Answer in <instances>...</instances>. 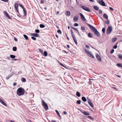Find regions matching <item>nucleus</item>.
<instances>
[{"label":"nucleus","instance_id":"nucleus-7","mask_svg":"<svg viewBox=\"0 0 122 122\" xmlns=\"http://www.w3.org/2000/svg\"><path fill=\"white\" fill-rule=\"evenodd\" d=\"M3 13L5 15V16L7 17L9 19H11V18L10 16L9 15L8 13L6 12V11H3Z\"/></svg>","mask_w":122,"mask_h":122},{"label":"nucleus","instance_id":"nucleus-17","mask_svg":"<svg viewBox=\"0 0 122 122\" xmlns=\"http://www.w3.org/2000/svg\"><path fill=\"white\" fill-rule=\"evenodd\" d=\"M116 65L119 67H122V63H118L116 64Z\"/></svg>","mask_w":122,"mask_h":122},{"label":"nucleus","instance_id":"nucleus-47","mask_svg":"<svg viewBox=\"0 0 122 122\" xmlns=\"http://www.w3.org/2000/svg\"><path fill=\"white\" fill-rule=\"evenodd\" d=\"M15 8V11L17 12L18 13H19V15H20V14L19 12V10H18V8Z\"/></svg>","mask_w":122,"mask_h":122},{"label":"nucleus","instance_id":"nucleus-48","mask_svg":"<svg viewBox=\"0 0 122 122\" xmlns=\"http://www.w3.org/2000/svg\"><path fill=\"white\" fill-rule=\"evenodd\" d=\"M79 25L77 23H75L74 25V26H77Z\"/></svg>","mask_w":122,"mask_h":122},{"label":"nucleus","instance_id":"nucleus-28","mask_svg":"<svg viewBox=\"0 0 122 122\" xmlns=\"http://www.w3.org/2000/svg\"><path fill=\"white\" fill-rule=\"evenodd\" d=\"M21 81L22 82H25L26 81V80L24 78L22 77L21 79Z\"/></svg>","mask_w":122,"mask_h":122},{"label":"nucleus","instance_id":"nucleus-33","mask_svg":"<svg viewBox=\"0 0 122 122\" xmlns=\"http://www.w3.org/2000/svg\"><path fill=\"white\" fill-rule=\"evenodd\" d=\"M118 56L119 58L122 60V55L121 54L120 55H118Z\"/></svg>","mask_w":122,"mask_h":122},{"label":"nucleus","instance_id":"nucleus-31","mask_svg":"<svg viewBox=\"0 0 122 122\" xmlns=\"http://www.w3.org/2000/svg\"><path fill=\"white\" fill-rule=\"evenodd\" d=\"M39 52L41 53V54H43V50H42V49H39Z\"/></svg>","mask_w":122,"mask_h":122},{"label":"nucleus","instance_id":"nucleus-23","mask_svg":"<svg viewBox=\"0 0 122 122\" xmlns=\"http://www.w3.org/2000/svg\"><path fill=\"white\" fill-rule=\"evenodd\" d=\"M13 75V74H10V75H8V76H7L6 77V79L7 80L9 78H10V77H11Z\"/></svg>","mask_w":122,"mask_h":122},{"label":"nucleus","instance_id":"nucleus-21","mask_svg":"<svg viewBox=\"0 0 122 122\" xmlns=\"http://www.w3.org/2000/svg\"><path fill=\"white\" fill-rule=\"evenodd\" d=\"M88 36L90 38H92L93 37L92 35L90 33H89L88 34Z\"/></svg>","mask_w":122,"mask_h":122},{"label":"nucleus","instance_id":"nucleus-55","mask_svg":"<svg viewBox=\"0 0 122 122\" xmlns=\"http://www.w3.org/2000/svg\"><path fill=\"white\" fill-rule=\"evenodd\" d=\"M77 33L78 34V35L79 36H81V35L80 34V33L79 31L78 30L77 31Z\"/></svg>","mask_w":122,"mask_h":122},{"label":"nucleus","instance_id":"nucleus-41","mask_svg":"<svg viewBox=\"0 0 122 122\" xmlns=\"http://www.w3.org/2000/svg\"><path fill=\"white\" fill-rule=\"evenodd\" d=\"M87 98L88 103L91 102V99H89L88 97H87Z\"/></svg>","mask_w":122,"mask_h":122},{"label":"nucleus","instance_id":"nucleus-6","mask_svg":"<svg viewBox=\"0 0 122 122\" xmlns=\"http://www.w3.org/2000/svg\"><path fill=\"white\" fill-rule=\"evenodd\" d=\"M98 2L101 5L104 6H106L103 0H98Z\"/></svg>","mask_w":122,"mask_h":122},{"label":"nucleus","instance_id":"nucleus-22","mask_svg":"<svg viewBox=\"0 0 122 122\" xmlns=\"http://www.w3.org/2000/svg\"><path fill=\"white\" fill-rule=\"evenodd\" d=\"M103 17L104 18H105L107 20L108 18V16L107 15L105 14L104 13L103 15Z\"/></svg>","mask_w":122,"mask_h":122},{"label":"nucleus","instance_id":"nucleus-54","mask_svg":"<svg viewBox=\"0 0 122 122\" xmlns=\"http://www.w3.org/2000/svg\"><path fill=\"white\" fill-rule=\"evenodd\" d=\"M44 0H41L40 2V3L41 4H43L44 3Z\"/></svg>","mask_w":122,"mask_h":122},{"label":"nucleus","instance_id":"nucleus-15","mask_svg":"<svg viewBox=\"0 0 122 122\" xmlns=\"http://www.w3.org/2000/svg\"><path fill=\"white\" fill-rule=\"evenodd\" d=\"M23 9V12L24 13V16H25L26 15V12L25 9V8H22Z\"/></svg>","mask_w":122,"mask_h":122},{"label":"nucleus","instance_id":"nucleus-11","mask_svg":"<svg viewBox=\"0 0 122 122\" xmlns=\"http://www.w3.org/2000/svg\"><path fill=\"white\" fill-rule=\"evenodd\" d=\"M79 18V16L77 15L74 17L73 19V20L75 22H76L77 21Z\"/></svg>","mask_w":122,"mask_h":122},{"label":"nucleus","instance_id":"nucleus-14","mask_svg":"<svg viewBox=\"0 0 122 122\" xmlns=\"http://www.w3.org/2000/svg\"><path fill=\"white\" fill-rule=\"evenodd\" d=\"M65 15H66L67 16H70L71 15V13L70 11H66V12Z\"/></svg>","mask_w":122,"mask_h":122},{"label":"nucleus","instance_id":"nucleus-62","mask_svg":"<svg viewBox=\"0 0 122 122\" xmlns=\"http://www.w3.org/2000/svg\"><path fill=\"white\" fill-rule=\"evenodd\" d=\"M18 60V59H14V58L12 60L14 61H16L17 60Z\"/></svg>","mask_w":122,"mask_h":122},{"label":"nucleus","instance_id":"nucleus-43","mask_svg":"<svg viewBox=\"0 0 122 122\" xmlns=\"http://www.w3.org/2000/svg\"><path fill=\"white\" fill-rule=\"evenodd\" d=\"M18 6V4L16 3L15 4V8H17Z\"/></svg>","mask_w":122,"mask_h":122},{"label":"nucleus","instance_id":"nucleus-40","mask_svg":"<svg viewBox=\"0 0 122 122\" xmlns=\"http://www.w3.org/2000/svg\"><path fill=\"white\" fill-rule=\"evenodd\" d=\"M110 22V21L108 20L107 19V20L106 21H105V23L107 24H108Z\"/></svg>","mask_w":122,"mask_h":122},{"label":"nucleus","instance_id":"nucleus-64","mask_svg":"<svg viewBox=\"0 0 122 122\" xmlns=\"http://www.w3.org/2000/svg\"><path fill=\"white\" fill-rule=\"evenodd\" d=\"M117 76L119 78H121V76H120V75H117Z\"/></svg>","mask_w":122,"mask_h":122},{"label":"nucleus","instance_id":"nucleus-4","mask_svg":"<svg viewBox=\"0 0 122 122\" xmlns=\"http://www.w3.org/2000/svg\"><path fill=\"white\" fill-rule=\"evenodd\" d=\"M42 104L46 111H47L48 109V107L47 104L43 100H42Z\"/></svg>","mask_w":122,"mask_h":122},{"label":"nucleus","instance_id":"nucleus-16","mask_svg":"<svg viewBox=\"0 0 122 122\" xmlns=\"http://www.w3.org/2000/svg\"><path fill=\"white\" fill-rule=\"evenodd\" d=\"M84 10L89 12H91L89 8H82Z\"/></svg>","mask_w":122,"mask_h":122},{"label":"nucleus","instance_id":"nucleus-44","mask_svg":"<svg viewBox=\"0 0 122 122\" xmlns=\"http://www.w3.org/2000/svg\"><path fill=\"white\" fill-rule=\"evenodd\" d=\"M85 52L87 54H88V52H89V51H88L86 49H85Z\"/></svg>","mask_w":122,"mask_h":122},{"label":"nucleus","instance_id":"nucleus-59","mask_svg":"<svg viewBox=\"0 0 122 122\" xmlns=\"http://www.w3.org/2000/svg\"><path fill=\"white\" fill-rule=\"evenodd\" d=\"M16 82H14L13 84V86H15L16 85Z\"/></svg>","mask_w":122,"mask_h":122},{"label":"nucleus","instance_id":"nucleus-25","mask_svg":"<svg viewBox=\"0 0 122 122\" xmlns=\"http://www.w3.org/2000/svg\"><path fill=\"white\" fill-rule=\"evenodd\" d=\"M117 39V37H115L114 38H113L112 39V42H113L115 41Z\"/></svg>","mask_w":122,"mask_h":122},{"label":"nucleus","instance_id":"nucleus-35","mask_svg":"<svg viewBox=\"0 0 122 122\" xmlns=\"http://www.w3.org/2000/svg\"><path fill=\"white\" fill-rule=\"evenodd\" d=\"M81 101L80 100H77L76 101V103L77 104L80 105L81 103Z\"/></svg>","mask_w":122,"mask_h":122},{"label":"nucleus","instance_id":"nucleus-39","mask_svg":"<svg viewBox=\"0 0 122 122\" xmlns=\"http://www.w3.org/2000/svg\"><path fill=\"white\" fill-rule=\"evenodd\" d=\"M118 44V43H117L115 45V46H113V48H114V49H116L117 48V45Z\"/></svg>","mask_w":122,"mask_h":122},{"label":"nucleus","instance_id":"nucleus-32","mask_svg":"<svg viewBox=\"0 0 122 122\" xmlns=\"http://www.w3.org/2000/svg\"><path fill=\"white\" fill-rule=\"evenodd\" d=\"M17 48L15 46H14L13 47L12 50L14 51H16L17 50Z\"/></svg>","mask_w":122,"mask_h":122},{"label":"nucleus","instance_id":"nucleus-26","mask_svg":"<svg viewBox=\"0 0 122 122\" xmlns=\"http://www.w3.org/2000/svg\"><path fill=\"white\" fill-rule=\"evenodd\" d=\"M89 104V105L92 107H94V105L92 102H91L88 103Z\"/></svg>","mask_w":122,"mask_h":122},{"label":"nucleus","instance_id":"nucleus-19","mask_svg":"<svg viewBox=\"0 0 122 122\" xmlns=\"http://www.w3.org/2000/svg\"><path fill=\"white\" fill-rule=\"evenodd\" d=\"M48 54L47 51H45L43 53V55L45 56H46L48 55Z\"/></svg>","mask_w":122,"mask_h":122},{"label":"nucleus","instance_id":"nucleus-30","mask_svg":"<svg viewBox=\"0 0 122 122\" xmlns=\"http://www.w3.org/2000/svg\"><path fill=\"white\" fill-rule=\"evenodd\" d=\"M23 36L24 37V38H25V39L26 40H28V36L25 35H23Z\"/></svg>","mask_w":122,"mask_h":122},{"label":"nucleus","instance_id":"nucleus-18","mask_svg":"<svg viewBox=\"0 0 122 122\" xmlns=\"http://www.w3.org/2000/svg\"><path fill=\"white\" fill-rule=\"evenodd\" d=\"M81 99L82 101L84 102H86L87 101V99L86 97L84 96L82 97Z\"/></svg>","mask_w":122,"mask_h":122},{"label":"nucleus","instance_id":"nucleus-29","mask_svg":"<svg viewBox=\"0 0 122 122\" xmlns=\"http://www.w3.org/2000/svg\"><path fill=\"white\" fill-rule=\"evenodd\" d=\"M10 57L12 58H14L15 57V55H11L10 56Z\"/></svg>","mask_w":122,"mask_h":122},{"label":"nucleus","instance_id":"nucleus-8","mask_svg":"<svg viewBox=\"0 0 122 122\" xmlns=\"http://www.w3.org/2000/svg\"><path fill=\"white\" fill-rule=\"evenodd\" d=\"M80 15L81 16V19L83 21H86V18H85L84 16L81 13H80Z\"/></svg>","mask_w":122,"mask_h":122},{"label":"nucleus","instance_id":"nucleus-51","mask_svg":"<svg viewBox=\"0 0 122 122\" xmlns=\"http://www.w3.org/2000/svg\"><path fill=\"white\" fill-rule=\"evenodd\" d=\"M84 104L87 107L91 109L90 107L89 106H88L87 104H86L85 103H84Z\"/></svg>","mask_w":122,"mask_h":122},{"label":"nucleus","instance_id":"nucleus-63","mask_svg":"<svg viewBox=\"0 0 122 122\" xmlns=\"http://www.w3.org/2000/svg\"><path fill=\"white\" fill-rule=\"evenodd\" d=\"M63 113L64 114L66 115L67 114V112L66 111H64Z\"/></svg>","mask_w":122,"mask_h":122},{"label":"nucleus","instance_id":"nucleus-60","mask_svg":"<svg viewBox=\"0 0 122 122\" xmlns=\"http://www.w3.org/2000/svg\"><path fill=\"white\" fill-rule=\"evenodd\" d=\"M73 29H74L75 30L77 31L78 30L75 27H74V28H73Z\"/></svg>","mask_w":122,"mask_h":122},{"label":"nucleus","instance_id":"nucleus-61","mask_svg":"<svg viewBox=\"0 0 122 122\" xmlns=\"http://www.w3.org/2000/svg\"><path fill=\"white\" fill-rule=\"evenodd\" d=\"M62 51L63 52H64L66 53V54H67L68 53L65 50H63Z\"/></svg>","mask_w":122,"mask_h":122},{"label":"nucleus","instance_id":"nucleus-10","mask_svg":"<svg viewBox=\"0 0 122 122\" xmlns=\"http://www.w3.org/2000/svg\"><path fill=\"white\" fill-rule=\"evenodd\" d=\"M30 35L36 37H38L39 36V35L37 33H31Z\"/></svg>","mask_w":122,"mask_h":122},{"label":"nucleus","instance_id":"nucleus-50","mask_svg":"<svg viewBox=\"0 0 122 122\" xmlns=\"http://www.w3.org/2000/svg\"><path fill=\"white\" fill-rule=\"evenodd\" d=\"M71 35L72 36V37H74L75 36L74 35V33L73 32L71 33Z\"/></svg>","mask_w":122,"mask_h":122},{"label":"nucleus","instance_id":"nucleus-3","mask_svg":"<svg viewBox=\"0 0 122 122\" xmlns=\"http://www.w3.org/2000/svg\"><path fill=\"white\" fill-rule=\"evenodd\" d=\"M79 110L81 113L83 114L84 115L86 116L88 115L87 117L90 119L92 120H94V119L92 117L90 116H89V115H90V113L82 109L80 110Z\"/></svg>","mask_w":122,"mask_h":122},{"label":"nucleus","instance_id":"nucleus-24","mask_svg":"<svg viewBox=\"0 0 122 122\" xmlns=\"http://www.w3.org/2000/svg\"><path fill=\"white\" fill-rule=\"evenodd\" d=\"M76 96L78 97H80L81 96V94L78 91L76 92Z\"/></svg>","mask_w":122,"mask_h":122},{"label":"nucleus","instance_id":"nucleus-2","mask_svg":"<svg viewBox=\"0 0 122 122\" xmlns=\"http://www.w3.org/2000/svg\"><path fill=\"white\" fill-rule=\"evenodd\" d=\"M25 90L22 87L19 88L17 90L16 93L17 95L19 96L23 95L25 93Z\"/></svg>","mask_w":122,"mask_h":122},{"label":"nucleus","instance_id":"nucleus-53","mask_svg":"<svg viewBox=\"0 0 122 122\" xmlns=\"http://www.w3.org/2000/svg\"><path fill=\"white\" fill-rule=\"evenodd\" d=\"M86 47L88 49H89L90 48V47L88 45H86Z\"/></svg>","mask_w":122,"mask_h":122},{"label":"nucleus","instance_id":"nucleus-58","mask_svg":"<svg viewBox=\"0 0 122 122\" xmlns=\"http://www.w3.org/2000/svg\"><path fill=\"white\" fill-rule=\"evenodd\" d=\"M99 13L100 14H102V11L101 10H99Z\"/></svg>","mask_w":122,"mask_h":122},{"label":"nucleus","instance_id":"nucleus-36","mask_svg":"<svg viewBox=\"0 0 122 122\" xmlns=\"http://www.w3.org/2000/svg\"><path fill=\"white\" fill-rule=\"evenodd\" d=\"M35 32L37 33H40V30L38 29H36L35 30Z\"/></svg>","mask_w":122,"mask_h":122},{"label":"nucleus","instance_id":"nucleus-27","mask_svg":"<svg viewBox=\"0 0 122 122\" xmlns=\"http://www.w3.org/2000/svg\"><path fill=\"white\" fill-rule=\"evenodd\" d=\"M45 26V25L42 24H41L40 25V27L41 28H44Z\"/></svg>","mask_w":122,"mask_h":122},{"label":"nucleus","instance_id":"nucleus-42","mask_svg":"<svg viewBox=\"0 0 122 122\" xmlns=\"http://www.w3.org/2000/svg\"><path fill=\"white\" fill-rule=\"evenodd\" d=\"M59 64L63 67H65V66L62 63L60 62H59Z\"/></svg>","mask_w":122,"mask_h":122},{"label":"nucleus","instance_id":"nucleus-37","mask_svg":"<svg viewBox=\"0 0 122 122\" xmlns=\"http://www.w3.org/2000/svg\"><path fill=\"white\" fill-rule=\"evenodd\" d=\"M57 32L60 34H61L62 33L61 31V30L59 29L57 31Z\"/></svg>","mask_w":122,"mask_h":122},{"label":"nucleus","instance_id":"nucleus-13","mask_svg":"<svg viewBox=\"0 0 122 122\" xmlns=\"http://www.w3.org/2000/svg\"><path fill=\"white\" fill-rule=\"evenodd\" d=\"M87 55L90 57H92L93 58H94V56L90 52H88V54Z\"/></svg>","mask_w":122,"mask_h":122},{"label":"nucleus","instance_id":"nucleus-34","mask_svg":"<svg viewBox=\"0 0 122 122\" xmlns=\"http://www.w3.org/2000/svg\"><path fill=\"white\" fill-rule=\"evenodd\" d=\"M105 31V27L103 28H102V32L103 33H104Z\"/></svg>","mask_w":122,"mask_h":122},{"label":"nucleus","instance_id":"nucleus-46","mask_svg":"<svg viewBox=\"0 0 122 122\" xmlns=\"http://www.w3.org/2000/svg\"><path fill=\"white\" fill-rule=\"evenodd\" d=\"M74 41H76L77 40L76 39V36L72 37Z\"/></svg>","mask_w":122,"mask_h":122},{"label":"nucleus","instance_id":"nucleus-49","mask_svg":"<svg viewBox=\"0 0 122 122\" xmlns=\"http://www.w3.org/2000/svg\"><path fill=\"white\" fill-rule=\"evenodd\" d=\"M81 28L83 30H85V27L84 26H82Z\"/></svg>","mask_w":122,"mask_h":122},{"label":"nucleus","instance_id":"nucleus-5","mask_svg":"<svg viewBox=\"0 0 122 122\" xmlns=\"http://www.w3.org/2000/svg\"><path fill=\"white\" fill-rule=\"evenodd\" d=\"M112 27L111 26H109L106 31V34H108L110 33L112 31Z\"/></svg>","mask_w":122,"mask_h":122},{"label":"nucleus","instance_id":"nucleus-9","mask_svg":"<svg viewBox=\"0 0 122 122\" xmlns=\"http://www.w3.org/2000/svg\"><path fill=\"white\" fill-rule=\"evenodd\" d=\"M96 56L98 61L99 62H101V58L98 54L97 53V54H96Z\"/></svg>","mask_w":122,"mask_h":122},{"label":"nucleus","instance_id":"nucleus-57","mask_svg":"<svg viewBox=\"0 0 122 122\" xmlns=\"http://www.w3.org/2000/svg\"><path fill=\"white\" fill-rule=\"evenodd\" d=\"M14 40L16 41H17V39L15 37H14Z\"/></svg>","mask_w":122,"mask_h":122},{"label":"nucleus","instance_id":"nucleus-12","mask_svg":"<svg viewBox=\"0 0 122 122\" xmlns=\"http://www.w3.org/2000/svg\"><path fill=\"white\" fill-rule=\"evenodd\" d=\"M0 102L4 105L6 106V104L4 102L1 98H0Z\"/></svg>","mask_w":122,"mask_h":122},{"label":"nucleus","instance_id":"nucleus-56","mask_svg":"<svg viewBox=\"0 0 122 122\" xmlns=\"http://www.w3.org/2000/svg\"><path fill=\"white\" fill-rule=\"evenodd\" d=\"M19 5L21 8H24L23 6L21 4H19Z\"/></svg>","mask_w":122,"mask_h":122},{"label":"nucleus","instance_id":"nucleus-1","mask_svg":"<svg viewBox=\"0 0 122 122\" xmlns=\"http://www.w3.org/2000/svg\"><path fill=\"white\" fill-rule=\"evenodd\" d=\"M86 24L94 32L95 35L98 37L100 36V34L95 28L87 23H86Z\"/></svg>","mask_w":122,"mask_h":122},{"label":"nucleus","instance_id":"nucleus-52","mask_svg":"<svg viewBox=\"0 0 122 122\" xmlns=\"http://www.w3.org/2000/svg\"><path fill=\"white\" fill-rule=\"evenodd\" d=\"M88 83L90 85H92V81L90 80H89V81L88 82Z\"/></svg>","mask_w":122,"mask_h":122},{"label":"nucleus","instance_id":"nucleus-38","mask_svg":"<svg viewBox=\"0 0 122 122\" xmlns=\"http://www.w3.org/2000/svg\"><path fill=\"white\" fill-rule=\"evenodd\" d=\"M31 39L34 41H36V38L34 36H32L31 37Z\"/></svg>","mask_w":122,"mask_h":122},{"label":"nucleus","instance_id":"nucleus-20","mask_svg":"<svg viewBox=\"0 0 122 122\" xmlns=\"http://www.w3.org/2000/svg\"><path fill=\"white\" fill-rule=\"evenodd\" d=\"M55 112H56V114H57V115L59 117H60L61 119V116L60 114V113H59V112L57 110H55Z\"/></svg>","mask_w":122,"mask_h":122},{"label":"nucleus","instance_id":"nucleus-45","mask_svg":"<svg viewBox=\"0 0 122 122\" xmlns=\"http://www.w3.org/2000/svg\"><path fill=\"white\" fill-rule=\"evenodd\" d=\"M114 50L113 49H112L111 51L110 52V53L111 54H112L114 52Z\"/></svg>","mask_w":122,"mask_h":122}]
</instances>
